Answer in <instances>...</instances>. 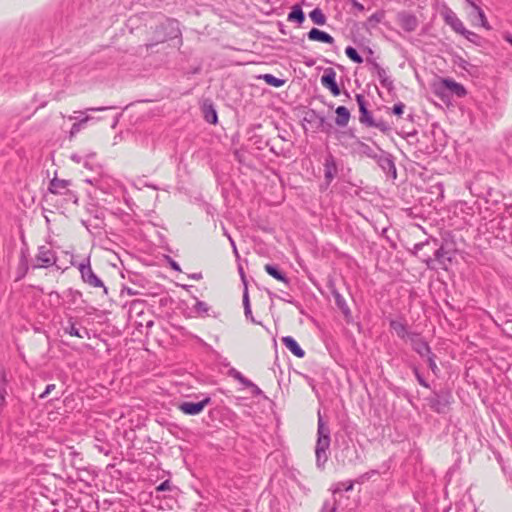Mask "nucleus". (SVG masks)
I'll return each mask as SVG.
<instances>
[{
  "label": "nucleus",
  "instance_id": "nucleus-1",
  "mask_svg": "<svg viewBox=\"0 0 512 512\" xmlns=\"http://www.w3.org/2000/svg\"><path fill=\"white\" fill-rule=\"evenodd\" d=\"M330 442V429L324 422L320 412H318L317 441L315 446L316 465L318 468H323L328 460L327 451Z\"/></svg>",
  "mask_w": 512,
  "mask_h": 512
},
{
  "label": "nucleus",
  "instance_id": "nucleus-2",
  "mask_svg": "<svg viewBox=\"0 0 512 512\" xmlns=\"http://www.w3.org/2000/svg\"><path fill=\"white\" fill-rule=\"evenodd\" d=\"M355 100L359 107V121L366 127H373L379 129L383 133H387L391 130L390 125L383 119L375 120L372 113L368 109V101L363 94H356Z\"/></svg>",
  "mask_w": 512,
  "mask_h": 512
},
{
  "label": "nucleus",
  "instance_id": "nucleus-3",
  "mask_svg": "<svg viewBox=\"0 0 512 512\" xmlns=\"http://www.w3.org/2000/svg\"><path fill=\"white\" fill-rule=\"evenodd\" d=\"M72 266L77 267L81 280L92 288H102L104 294H108V288L105 286L104 282L95 274L91 267L90 256L85 257L81 262L76 263L74 261L71 262Z\"/></svg>",
  "mask_w": 512,
  "mask_h": 512
},
{
  "label": "nucleus",
  "instance_id": "nucleus-4",
  "mask_svg": "<svg viewBox=\"0 0 512 512\" xmlns=\"http://www.w3.org/2000/svg\"><path fill=\"white\" fill-rule=\"evenodd\" d=\"M426 401L432 411L438 414H445L449 410L453 396L449 389L443 388L433 391L432 395L426 398Z\"/></svg>",
  "mask_w": 512,
  "mask_h": 512
},
{
  "label": "nucleus",
  "instance_id": "nucleus-5",
  "mask_svg": "<svg viewBox=\"0 0 512 512\" xmlns=\"http://www.w3.org/2000/svg\"><path fill=\"white\" fill-rule=\"evenodd\" d=\"M435 95L443 98L448 95H456L457 97H464L466 95L465 87L450 78L442 79L433 87Z\"/></svg>",
  "mask_w": 512,
  "mask_h": 512
},
{
  "label": "nucleus",
  "instance_id": "nucleus-6",
  "mask_svg": "<svg viewBox=\"0 0 512 512\" xmlns=\"http://www.w3.org/2000/svg\"><path fill=\"white\" fill-rule=\"evenodd\" d=\"M303 121L307 123L313 131L330 133L332 130V124L327 121L323 114L319 113L315 109H309L305 113Z\"/></svg>",
  "mask_w": 512,
  "mask_h": 512
},
{
  "label": "nucleus",
  "instance_id": "nucleus-7",
  "mask_svg": "<svg viewBox=\"0 0 512 512\" xmlns=\"http://www.w3.org/2000/svg\"><path fill=\"white\" fill-rule=\"evenodd\" d=\"M379 168L392 179H396L397 170L395 166V160L391 153L381 149L377 146V156L374 158Z\"/></svg>",
  "mask_w": 512,
  "mask_h": 512
},
{
  "label": "nucleus",
  "instance_id": "nucleus-8",
  "mask_svg": "<svg viewBox=\"0 0 512 512\" xmlns=\"http://www.w3.org/2000/svg\"><path fill=\"white\" fill-rule=\"evenodd\" d=\"M177 25V21L167 19L166 23H162L155 28V33L157 34V38L155 41L148 42L145 44L146 49H151L154 46H156L159 43H163L167 41L169 38H174L180 35L179 29H175V33L167 34L165 31L170 27L172 30H174V26Z\"/></svg>",
  "mask_w": 512,
  "mask_h": 512
},
{
  "label": "nucleus",
  "instance_id": "nucleus-9",
  "mask_svg": "<svg viewBox=\"0 0 512 512\" xmlns=\"http://www.w3.org/2000/svg\"><path fill=\"white\" fill-rule=\"evenodd\" d=\"M327 287L335 300V305L341 311L346 323H348V324L352 323L353 322L352 312H351L346 300L344 299V297L340 294V292L336 288V285H335V282L333 279H330L328 281Z\"/></svg>",
  "mask_w": 512,
  "mask_h": 512
},
{
  "label": "nucleus",
  "instance_id": "nucleus-10",
  "mask_svg": "<svg viewBox=\"0 0 512 512\" xmlns=\"http://www.w3.org/2000/svg\"><path fill=\"white\" fill-rule=\"evenodd\" d=\"M57 259L55 251L45 245L39 246L38 252L35 256L36 263L32 265V268H49L56 264Z\"/></svg>",
  "mask_w": 512,
  "mask_h": 512
},
{
  "label": "nucleus",
  "instance_id": "nucleus-11",
  "mask_svg": "<svg viewBox=\"0 0 512 512\" xmlns=\"http://www.w3.org/2000/svg\"><path fill=\"white\" fill-rule=\"evenodd\" d=\"M71 184V180L59 179L55 176L49 182L48 191L55 195L68 196L69 199H73L74 203H77V196L69 189Z\"/></svg>",
  "mask_w": 512,
  "mask_h": 512
},
{
  "label": "nucleus",
  "instance_id": "nucleus-12",
  "mask_svg": "<svg viewBox=\"0 0 512 512\" xmlns=\"http://www.w3.org/2000/svg\"><path fill=\"white\" fill-rule=\"evenodd\" d=\"M29 247L27 243L23 240L22 241V247L20 249V256H19V263L16 268L15 273V281H20L25 278L29 271Z\"/></svg>",
  "mask_w": 512,
  "mask_h": 512
},
{
  "label": "nucleus",
  "instance_id": "nucleus-13",
  "mask_svg": "<svg viewBox=\"0 0 512 512\" xmlns=\"http://www.w3.org/2000/svg\"><path fill=\"white\" fill-rule=\"evenodd\" d=\"M210 403L211 398L209 396H206L201 401L198 402L183 401L178 405V408L181 412H183L186 415H198Z\"/></svg>",
  "mask_w": 512,
  "mask_h": 512
},
{
  "label": "nucleus",
  "instance_id": "nucleus-14",
  "mask_svg": "<svg viewBox=\"0 0 512 512\" xmlns=\"http://www.w3.org/2000/svg\"><path fill=\"white\" fill-rule=\"evenodd\" d=\"M396 18L401 28L408 33L414 32L419 25L417 17L408 11L398 12Z\"/></svg>",
  "mask_w": 512,
  "mask_h": 512
},
{
  "label": "nucleus",
  "instance_id": "nucleus-15",
  "mask_svg": "<svg viewBox=\"0 0 512 512\" xmlns=\"http://www.w3.org/2000/svg\"><path fill=\"white\" fill-rule=\"evenodd\" d=\"M410 343L412 346V349L422 358L427 357L432 352L431 347L429 346L428 342L421 337L419 333H412L410 335Z\"/></svg>",
  "mask_w": 512,
  "mask_h": 512
},
{
  "label": "nucleus",
  "instance_id": "nucleus-16",
  "mask_svg": "<svg viewBox=\"0 0 512 512\" xmlns=\"http://www.w3.org/2000/svg\"><path fill=\"white\" fill-rule=\"evenodd\" d=\"M351 153L374 160L377 156V147L374 149L359 138L355 137V141L351 144Z\"/></svg>",
  "mask_w": 512,
  "mask_h": 512
},
{
  "label": "nucleus",
  "instance_id": "nucleus-17",
  "mask_svg": "<svg viewBox=\"0 0 512 512\" xmlns=\"http://www.w3.org/2000/svg\"><path fill=\"white\" fill-rule=\"evenodd\" d=\"M321 84L327 88L333 96H339L341 90L336 82V72L333 68H326L321 77Z\"/></svg>",
  "mask_w": 512,
  "mask_h": 512
},
{
  "label": "nucleus",
  "instance_id": "nucleus-18",
  "mask_svg": "<svg viewBox=\"0 0 512 512\" xmlns=\"http://www.w3.org/2000/svg\"><path fill=\"white\" fill-rule=\"evenodd\" d=\"M432 240H425L423 242H419L414 244L412 250L410 251L414 256H417L422 262H424L428 268H432L433 259L431 254H421L424 249H431Z\"/></svg>",
  "mask_w": 512,
  "mask_h": 512
},
{
  "label": "nucleus",
  "instance_id": "nucleus-19",
  "mask_svg": "<svg viewBox=\"0 0 512 512\" xmlns=\"http://www.w3.org/2000/svg\"><path fill=\"white\" fill-rule=\"evenodd\" d=\"M324 179L326 186H329L338 173L335 157L329 154L324 161Z\"/></svg>",
  "mask_w": 512,
  "mask_h": 512
},
{
  "label": "nucleus",
  "instance_id": "nucleus-20",
  "mask_svg": "<svg viewBox=\"0 0 512 512\" xmlns=\"http://www.w3.org/2000/svg\"><path fill=\"white\" fill-rule=\"evenodd\" d=\"M444 21L447 25H449L456 33L461 34V32L465 29L463 22L458 18L456 13L447 8L443 13Z\"/></svg>",
  "mask_w": 512,
  "mask_h": 512
},
{
  "label": "nucleus",
  "instance_id": "nucleus-21",
  "mask_svg": "<svg viewBox=\"0 0 512 512\" xmlns=\"http://www.w3.org/2000/svg\"><path fill=\"white\" fill-rule=\"evenodd\" d=\"M307 37L311 41L321 42L328 45H334V38L327 32L320 30L318 28H312L308 33Z\"/></svg>",
  "mask_w": 512,
  "mask_h": 512
},
{
  "label": "nucleus",
  "instance_id": "nucleus-22",
  "mask_svg": "<svg viewBox=\"0 0 512 512\" xmlns=\"http://www.w3.org/2000/svg\"><path fill=\"white\" fill-rule=\"evenodd\" d=\"M389 327L391 330H393L396 335L400 338V339H408L410 340V335L413 333V332H409L408 331V325L405 321H400V320H396V319H390L389 320Z\"/></svg>",
  "mask_w": 512,
  "mask_h": 512
},
{
  "label": "nucleus",
  "instance_id": "nucleus-23",
  "mask_svg": "<svg viewBox=\"0 0 512 512\" xmlns=\"http://www.w3.org/2000/svg\"><path fill=\"white\" fill-rule=\"evenodd\" d=\"M85 182L95 186L104 193H110L112 189L111 183H114V180L109 177H94L86 179Z\"/></svg>",
  "mask_w": 512,
  "mask_h": 512
},
{
  "label": "nucleus",
  "instance_id": "nucleus-24",
  "mask_svg": "<svg viewBox=\"0 0 512 512\" xmlns=\"http://www.w3.org/2000/svg\"><path fill=\"white\" fill-rule=\"evenodd\" d=\"M430 252H432L433 262L437 261L441 265H445L446 261H451V258L447 256L448 252L444 249L443 246L437 247V240H432V245Z\"/></svg>",
  "mask_w": 512,
  "mask_h": 512
},
{
  "label": "nucleus",
  "instance_id": "nucleus-25",
  "mask_svg": "<svg viewBox=\"0 0 512 512\" xmlns=\"http://www.w3.org/2000/svg\"><path fill=\"white\" fill-rule=\"evenodd\" d=\"M282 343L296 357L303 358L305 356V351L292 336H284Z\"/></svg>",
  "mask_w": 512,
  "mask_h": 512
},
{
  "label": "nucleus",
  "instance_id": "nucleus-26",
  "mask_svg": "<svg viewBox=\"0 0 512 512\" xmlns=\"http://www.w3.org/2000/svg\"><path fill=\"white\" fill-rule=\"evenodd\" d=\"M264 269L267 274H269L271 277L275 278L278 281L283 282L287 286L290 285V279L287 277V275L280 270V268L277 265L274 264H266L264 266Z\"/></svg>",
  "mask_w": 512,
  "mask_h": 512
},
{
  "label": "nucleus",
  "instance_id": "nucleus-27",
  "mask_svg": "<svg viewBox=\"0 0 512 512\" xmlns=\"http://www.w3.org/2000/svg\"><path fill=\"white\" fill-rule=\"evenodd\" d=\"M335 113V124L339 127L347 126L351 117L349 109L345 106H338L335 110Z\"/></svg>",
  "mask_w": 512,
  "mask_h": 512
},
{
  "label": "nucleus",
  "instance_id": "nucleus-28",
  "mask_svg": "<svg viewBox=\"0 0 512 512\" xmlns=\"http://www.w3.org/2000/svg\"><path fill=\"white\" fill-rule=\"evenodd\" d=\"M287 20L290 22H294L299 26L303 24L305 21V14L302 10V7L299 4H295L292 6L291 11L288 13Z\"/></svg>",
  "mask_w": 512,
  "mask_h": 512
},
{
  "label": "nucleus",
  "instance_id": "nucleus-29",
  "mask_svg": "<svg viewBox=\"0 0 512 512\" xmlns=\"http://www.w3.org/2000/svg\"><path fill=\"white\" fill-rule=\"evenodd\" d=\"M204 119L210 124H216L218 122L217 111L212 103H205L203 105Z\"/></svg>",
  "mask_w": 512,
  "mask_h": 512
},
{
  "label": "nucleus",
  "instance_id": "nucleus-30",
  "mask_svg": "<svg viewBox=\"0 0 512 512\" xmlns=\"http://www.w3.org/2000/svg\"><path fill=\"white\" fill-rule=\"evenodd\" d=\"M63 330L66 334H69L70 336L84 338V335H82L81 330L76 327V319L73 316L68 317L67 325L63 327Z\"/></svg>",
  "mask_w": 512,
  "mask_h": 512
},
{
  "label": "nucleus",
  "instance_id": "nucleus-31",
  "mask_svg": "<svg viewBox=\"0 0 512 512\" xmlns=\"http://www.w3.org/2000/svg\"><path fill=\"white\" fill-rule=\"evenodd\" d=\"M353 487H354L353 480L335 483L331 488V491L333 493V498H336V495L340 494L342 491L348 492V491L353 490Z\"/></svg>",
  "mask_w": 512,
  "mask_h": 512
},
{
  "label": "nucleus",
  "instance_id": "nucleus-32",
  "mask_svg": "<svg viewBox=\"0 0 512 512\" xmlns=\"http://www.w3.org/2000/svg\"><path fill=\"white\" fill-rule=\"evenodd\" d=\"M309 17L311 21L316 25H324L327 21L325 14L319 7L314 8L310 13Z\"/></svg>",
  "mask_w": 512,
  "mask_h": 512
},
{
  "label": "nucleus",
  "instance_id": "nucleus-33",
  "mask_svg": "<svg viewBox=\"0 0 512 512\" xmlns=\"http://www.w3.org/2000/svg\"><path fill=\"white\" fill-rule=\"evenodd\" d=\"M82 297V292L73 288H68L63 292V301L66 300L70 305L75 304Z\"/></svg>",
  "mask_w": 512,
  "mask_h": 512
},
{
  "label": "nucleus",
  "instance_id": "nucleus-34",
  "mask_svg": "<svg viewBox=\"0 0 512 512\" xmlns=\"http://www.w3.org/2000/svg\"><path fill=\"white\" fill-rule=\"evenodd\" d=\"M193 310L198 316L207 317L209 316L210 307L206 302L196 299Z\"/></svg>",
  "mask_w": 512,
  "mask_h": 512
},
{
  "label": "nucleus",
  "instance_id": "nucleus-35",
  "mask_svg": "<svg viewBox=\"0 0 512 512\" xmlns=\"http://www.w3.org/2000/svg\"><path fill=\"white\" fill-rule=\"evenodd\" d=\"M261 79L265 81L266 84L273 86L275 88H279L284 85L285 80L275 77L272 74H264L260 76Z\"/></svg>",
  "mask_w": 512,
  "mask_h": 512
},
{
  "label": "nucleus",
  "instance_id": "nucleus-36",
  "mask_svg": "<svg viewBox=\"0 0 512 512\" xmlns=\"http://www.w3.org/2000/svg\"><path fill=\"white\" fill-rule=\"evenodd\" d=\"M49 303L51 307L59 308L63 306V294L57 291H51L48 293Z\"/></svg>",
  "mask_w": 512,
  "mask_h": 512
},
{
  "label": "nucleus",
  "instance_id": "nucleus-37",
  "mask_svg": "<svg viewBox=\"0 0 512 512\" xmlns=\"http://www.w3.org/2000/svg\"><path fill=\"white\" fill-rule=\"evenodd\" d=\"M229 375L245 387L252 385V381L246 378L241 372H239L235 368H231L229 370Z\"/></svg>",
  "mask_w": 512,
  "mask_h": 512
},
{
  "label": "nucleus",
  "instance_id": "nucleus-38",
  "mask_svg": "<svg viewBox=\"0 0 512 512\" xmlns=\"http://www.w3.org/2000/svg\"><path fill=\"white\" fill-rule=\"evenodd\" d=\"M384 17L385 12L383 10H378L368 17L367 25L374 28L377 26L378 23H380L384 19Z\"/></svg>",
  "mask_w": 512,
  "mask_h": 512
},
{
  "label": "nucleus",
  "instance_id": "nucleus-39",
  "mask_svg": "<svg viewBox=\"0 0 512 512\" xmlns=\"http://www.w3.org/2000/svg\"><path fill=\"white\" fill-rule=\"evenodd\" d=\"M345 54L354 63H357V64L363 63V57L357 52V50L354 47L347 46L345 48Z\"/></svg>",
  "mask_w": 512,
  "mask_h": 512
},
{
  "label": "nucleus",
  "instance_id": "nucleus-40",
  "mask_svg": "<svg viewBox=\"0 0 512 512\" xmlns=\"http://www.w3.org/2000/svg\"><path fill=\"white\" fill-rule=\"evenodd\" d=\"M338 500L336 498L325 500L319 512H337Z\"/></svg>",
  "mask_w": 512,
  "mask_h": 512
},
{
  "label": "nucleus",
  "instance_id": "nucleus-41",
  "mask_svg": "<svg viewBox=\"0 0 512 512\" xmlns=\"http://www.w3.org/2000/svg\"><path fill=\"white\" fill-rule=\"evenodd\" d=\"M463 37H465L468 41H470L471 43H474L476 45H479L481 43V36H479L477 33L473 32V31H470L468 29H464L461 34Z\"/></svg>",
  "mask_w": 512,
  "mask_h": 512
},
{
  "label": "nucleus",
  "instance_id": "nucleus-42",
  "mask_svg": "<svg viewBox=\"0 0 512 512\" xmlns=\"http://www.w3.org/2000/svg\"><path fill=\"white\" fill-rule=\"evenodd\" d=\"M474 13L478 17L481 26L484 27L487 30H490L491 26H490L489 22L487 21V18H486V15H485L483 9L480 6L479 7H475Z\"/></svg>",
  "mask_w": 512,
  "mask_h": 512
},
{
  "label": "nucleus",
  "instance_id": "nucleus-43",
  "mask_svg": "<svg viewBox=\"0 0 512 512\" xmlns=\"http://www.w3.org/2000/svg\"><path fill=\"white\" fill-rule=\"evenodd\" d=\"M16 246V241L15 239L11 238L9 240H7L4 244H3V249L4 251L7 253V260L8 262L11 260L12 258V254H13V250Z\"/></svg>",
  "mask_w": 512,
  "mask_h": 512
},
{
  "label": "nucleus",
  "instance_id": "nucleus-44",
  "mask_svg": "<svg viewBox=\"0 0 512 512\" xmlns=\"http://www.w3.org/2000/svg\"><path fill=\"white\" fill-rule=\"evenodd\" d=\"M90 118L87 116L81 119L78 122H75L70 129V138L76 135L82 128V126L89 120Z\"/></svg>",
  "mask_w": 512,
  "mask_h": 512
},
{
  "label": "nucleus",
  "instance_id": "nucleus-45",
  "mask_svg": "<svg viewBox=\"0 0 512 512\" xmlns=\"http://www.w3.org/2000/svg\"><path fill=\"white\" fill-rule=\"evenodd\" d=\"M427 359V362H428V366L429 368L431 369V371L433 372L434 375H438L439 373V368L436 364V356L434 353H431L430 355H428L427 357H425Z\"/></svg>",
  "mask_w": 512,
  "mask_h": 512
},
{
  "label": "nucleus",
  "instance_id": "nucleus-46",
  "mask_svg": "<svg viewBox=\"0 0 512 512\" xmlns=\"http://www.w3.org/2000/svg\"><path fill=\"white\" fill-rule=\"evenodd\" d=\"M366 63L369 66V70L372 73H375L380 71L383 67L380 66V64L375 60L374 57H366Z\"/></svg>",
  "mask_w": 512,
  "mask_h": 512
},
{
  "label": "nucleus",
  "instance_id": "nucleus-47",
  "mask_svg": "<svg viewBox=\"0 0 512 512\" xmlns=\"http://www.w3.org/2000/svg\"><path fill=\"white\" fill-rule=\"evenodd\" d=\"M404 109H405V104L402 102H398L391 108V113L398 117H401L404 113Z\"/></svg>",
  "mask_w": 512,
  "mask_h": 512
},
{
  "label": "nucleus",
  "instance_id": "nucleus-48",
  "mask_svg": "<svg viewBox=\"0 0 512 512\" xmlns=\"http://www.w3.org/2000/svg\"><path fill=\"white\" fill-rule=\"evenodd\" d=\"M380 84L387 89L389 93L395 90L394 82L390 76L386 77Z\"/></svg>",
  "mask_w": 512,
  "mask_h": 512
},
{
  "label": "nucleus",
  "instance_id": "nucleus-49",
  "mask_svg": "<svg viewBox=\"0 0 512 512\" xmlns=\"http://www.w3.org/2000/svg\"><path fill=\"white\" fill-rule=\"evenodd\" d=\"M242 302H243L244 311L247 309H251L248 287H245L243 290Z\"/></svg>",
  "mask_w": 512,
  "mask_h": 512
},
{
  "label": "nucleus",
  "instance_id": "nucleus-50",
  "mask_svg": "<svg viewBox=\"0 0 512 512\" xmlns=\"http://www.w3.org/2000/svg\"><path fill=\"white\" fill-rule=\"evenodd\" d=\"M223 230H224V235L227 236V238L229 240V245H231V247L233 249L234 255L237 258H239V253H238L237 246H236L234 239L231 237V235L227 232V230L225 228H223Z\"/></svg>",
  "mask_w": 512,
  "mask_h": 512
},
{
  "label": "nucleus",
  "instance_id": "nucleus-51",
  "mask_svg": "<svg viewBox=\"0 0 512 512\" xmlns=\"http://www.w3.org/2000/svg\"><path fill=\"white\" fill-rule=\"evenodd\" d=\"M96 156V153H89L85 156V159L83 161L84 167L88 169H93L92 159H94Z\"/></svg>",
  "mask_w": 512,
  "mask_h": 512
},
{
  "label": "nucleus",
  "instance_id": "nucleus-52",
  "mask_svg": "<svg viewBox=\"0 0 512 512\" xmlns=\"http://www.w3.org/2000/svg\"><path fill=\"white\" fill-rule=\"evenodd\" d=\"M171 490L170 480H165L156 487L157 492H165Z\"/></svg>",
  "mask_w": 512,
  "mask_h": 512
},
{
  "label": "nucleus",
  "instance_id": "nucleus-53",
  "mask_svg": "<svg viewBox=\"0 0 512 512\" xmlns=\"http://www.w3.org/2000/svg\"><path fill=\"white\" fill-rule=\"evenodd\" d=\"M99 452L109 455L111 452L110 446L105 442H100L95 445Z\"/></svg>",
  "mask_w": 512,
  "mask_h": 512
},
{
  "label": "nucleus",
  "instance_id": "nucleus-54",
  "mask_svg": "<svg viewBox=\"0 0 512 512\" xmlns=\"http://www.w3.org/2000/svg\"><path fill=\"white\" fill-rule=\"evenodd\" d=\"M6 394H7L6 388L4 386L0 387V411H2V409L4 408V406L6 404V400H5Z\"/></svg>",
  "mask_w": 512,
  "mask_h": 512
},
{
  "label": "nucleus",
  "instance_id": "nucleus-55",
  "mask_svg": "<svg viewBox=\"0 0 512 512\" xmlns=\"http://www.w3.org/2000/svg\"><path fill=\"white\" fill-rule=\"evenodd\" d=\"M54 389H55V384H48L46 386L45 390L43 391V393H41L39 395V398L40 399L46 398Z\"/></svg>",
  "mask_w": 512,
  "mask_h": 512
},
{
  "label": "nucleus",
  "instance_id": "nucleus-56",
  "mask_svg": "<svg viewBox=\"0 0 512 512\" xmlns=\"http://www.w3.org/2000/svg\"><path fill=\"white\" fill-rule=\"evenodd\" d=\"M247 388H250L251 391H252V394L255 395V396H260L263 394L262 390L252 382V385L251 386H247Z\"/></svg>",
  "mask_w": 512,
  "mask_h": 512
},
{
  "label": "nucleus",
  "instance_id": "nucleus-57",
  "mask_svg": "<svg viewBox=\"0 0 512 512\" xmlns=\"http://www.w3.org/2000/svg\"><path fill=\"white\" fill-rule=\"evenodd\" d=\"M416 380L418 381V383L424 387V388H430V384L426 381V379L423 377V375H420L419 377L416 378Z\"/></svg>",
  "mask_w": 512,
  "mask_h": 512
},
{
  "label": "nucleus",
  "instance_id": "nucleus-58",
  "mask_svg": "<svg viewBox=\"0 0 512 512\" xmlns=\"http://www.w3.org/2000/svg\"><path fill=\"white\" fill-rule=\"evenodd\" d=\"M376 75L379 81H383L386 77H388L386 69L382 68L380 71L376 72Z\"/></svg>",
  "mask_w": 512,
  "mask_h": 512
},
{
  "label": "nucleus",
  "instance_id": "nucleus-59",
  "mask_svg": "<svg viewBox=\"0 0 512 512\" xmlns=\"http://www.w3.org/2000/svg\"><path fill=\"white\" fill-rule=\"evenodd\" d=\"M170 267L177 272H181L180 265L173 259L169 258Z\"/></svg>",
  "mask_w": 512,
  "mask_h": 512
},
{
  "label": "nucleus",
  "instance_id": "nucleus-60",
  "mask_svg": "<svg viewBox=\"0 0 512 512\" xmlns=\"http://www.w3.org/2000/svg\"><path fill=\"white\" fill-rule=\"evenodd\" d=\"M352 6H353V8H355L356 10H358L360 12L365 10L364 5L356 0H352Z\"/></svg>",
  "mask_w": 512,
  "mask_h": 512
},
{
  "label": "nucleus",
  "instance_id": "nucleus-61",
  "mask_svg": "<svg viewBox=\"0 0 512 512\" xmlns=\"http://www.w3.org/2000/svg\"><path fill=\"white\" fill-rule=\"evenodd\" d=\"M238 270H239V274H240L241 280L243 282L244 288L248 287L247 286L246 276H245L244 270H243L241 265L238 267Z\"/></svg>",
  "mask_w": 512,
  "mask_h": 512
},
{
  "label": "nucleus",
  "instance_id": "nucleus-62",
  "mask_svg": "<svg viewBox=\"0 0 512 512\" xmlns=\"http://www.w3.org/2000/svg\"><path fill=\"white\" fill-rule=\"evenodd\" d=\"M278 298L287 303H291V304L293 303V299H292L291 295L287 292L284 293V296H279Z\"/></svg>",
  "mask_w": 512,
  "mask_h": 512
},
{
  "label": "nucleus",
  "instance_id": "nucleus-63",
  "mask_svg": "<svg viewBox=\"0 0 512 512\" xmlns=\"http://www.w3.org/2000/svg\"><path fill=\"white\" fill-rule=\"evenodd\" d=\"M244 314H245V317L250 320L252 323H257L256 320L254 319L253 315H252V310L251 309H247L244 311Z\"/></svg>",
  "mask_w": 512,
  "mask_h": 512
},
{
  "label": "nucleus",
  "instance_id": "nucleus-64",
  "mask_svg": "<svg viewBox=\"0 0 512 512\" xmlns=\"http://www.w3.org/2000/svg\"><path fill=\"white\" fill-rule=\"evenodd\" d=\"M70 159H71L73 162L77 163V164H79V163H81V162L83 161V158H82L80 155H78V154H72V155L70 156Z\"/></svg>",
  "mask_w": 512,
  "mask_h": 512
}]
</instances>
